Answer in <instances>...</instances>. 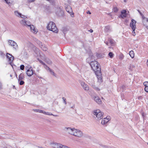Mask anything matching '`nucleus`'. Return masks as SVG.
Listing matches in <instances>:
<instances>
[{"label": "nucleus", "mask_w": 148, "mask_h": 148, "mask_svg": "<svg viewBox=\"0 0 148 148\" xmlns=\"http://www.w3.org/2000/svg\"><path fill=\"white\" fill-rule=\"evenodd\" d=\"M90 65L92 69L95 73L99 82L102 81L100 66L97 61H94L91 62Z\"/></svg>", "instance_id": "obj_1"}, {"label": "nucleus", "mask_w": 148, "mask_h": 148, "mask_svg": "<svg viewBox=\"0 0 148 148\" xmlns=\"http://www.w3.org/2000/svg\"><path fill=\"white\" fill-rule=\"evenodd\" d=\"M69 133L78 137L82 136L83 134L82 132L78 130L75 128L71 129L70 128H67Z\"/></svg>", "instance_id": "obj_2"}, {"label": "nucleus", "mask_w": 148, "mask_h": 148, "mask_svg": "<svg viewBox=\"0 0 148 148\" xmlns=\"http://www.w3.org/2000/svg\"><path fill=\"white\" fill-rule=\"evenodd\" d=\"M93 114L96 116L98 119H101L103 117V113L101 112L99 110H95Z\"/></svg>", "instance_id": "obj_3"}, {"label": "nucleus", "mask_w": 148, "mask_h": 148, "mask_svg": "<svg viewBox=\"0 0 148 148\" xmlns=\"http://www.w3.org/2000/svg\"><path fill=\"white\" fill-rule=\"evenodd\" d=\"M66 11L70 14L72 17H74V13L73 12L72 10L71 7L69 5H67L66 7Z\"/></svg>", "instance_id": "obj_4"}, {"label": "nucleus", "mask_w": 148, "mask_h": 148, "mask_svg": "<svg viewBox=\"0 0 148 148\" xmlns=\"http://www.w3.org/2000/svg\"><path fill=\"white\" fill-rule=\"evenodd\" d=\"M6 58L9 63H11L12 62L14 58L11 54L9 53H7Z\"/></svg>", "instance_id": "obj_5"}, {"label": "nucleus", "mask_w": 148, "mask_h": 148, "mask_svg": "<svg viewBox=\"0 0 148 148\" xmlns=\"http://www.w3.org/2000/svg\"><path fill=\"white\" fill-rule=\"evenodd\" d=\"M26 73L28 76H31L33 74V71L32 68L30 67L29 69H28L26 71Z\"/></svg>", "instance_id": "obj_6"}, {"label": "nucleus", "mask_w": 148, "mask_h": 148, "mask_svg": "<svg viewBox=\"0 0 148 148\" xmlns=\"http://www.w3.org/2000/svg\"><path fill=\"white\" fill-rule=\"evenodd\" d=\"M9 43L10 45L12 46L13 48L16 49L18 47V45L16 43L12 40H9Z\"/></svg>", "instance_id": "obj_7"}, {"label": "nucleus", "mask_w": 148, "mask_h": 148, "mask_svg": "<svg viewBox=\"0 0 148 148\" xmlns=\"http://www.w3.org/2000/svg\"><path fill=\"white\" fill-rule=\"evenodd\" d=\"M110 120V116H107L106 118L103 119L101 121V123L103 125H105Z\"/></svg>", "instance_id": "obj_8"}, {"label": "nucleus", "mask_w": 148, "mask_h": 148, "mask_svg": "<svg viewBox=\"0 0 148 148\" xmlns=\"http://www.w3.org/2000/svg\"><path fill=\"white\" fill-rule=\"evenodd\" d=\"M56 26L55 23L52 21L50 22L48 24L47 28H55Z\"/></svg>", "instance_id": "obj_9"}, {"label": "nucleus", "mask_w": 148, "mask_h": 148, "mask_svg": "<svg viewBox=\"0 0 148 148\" xmlns=\"http://www.w3.org/2000/svg\"><path fill=\"white\" fill-rule=\"evenodd\" d=\"M143 22L144 25L147 28L148 27V19L146 18H143Z\"/></svg>", "instance_id": "obj_10"}, {"label": "nucleus", "mask_w": 148, "mask_h": 148, "mask_svg": "<svg viewBox=\"0 0 148 148\" xmlns=\"http://www.w3.org/2000/svg\"><path fill=\"white\" fill-rule=\"evenodd\" d=\"M136 21L134 19H132L131 21V22L130 24V27L131 28H136Z\"/></svg>", "instance_id": "obj_11"}, {"label": "nucleus", "mask_w": 148, "mask_h": 148, "mask_svg": "<svg viewBox=\"0 0 148 148\" xmlns=\"http://www.w3.org/2000/svg\"><path fill=\"white\" fill-rule=\"evenodd\" d=\"M127 15L126 11L125 10H123L121 12V16L122 18H124L126 17Z\"/></svg>", "instance_id": "obj_12"}, {"label": "nucleus", "mask_w": 148, "mask_h": 148, "mask_svg": "<svg viewBox=\"0 0 148 148\" xmlns=\"http://www.w3.org/2000/svg\"><path fill=\"white\" fill-rule=\"evenodd\" d=\"M25 79V75L23 73H21L18 76V81L19 80H23Z\"/></svg>", "instance_id": "obj_13"}, {"label": "nucleus", "mask_w": 148, "mask_h": 148, "mask_svg": "<svg viewBox=\"0 0 148 148\" xmlns=\"http://www.w3.org/2000/svg\"><path fill=\"white\" fill-rule=\"evenodd\" d=\"M15 14L18 16H19L23 18H25L26 16L25 15H22L18 11H16L14 12Z\"/></svg>", "instance_id": "obj_14"}, {"label": "nucleus", "mask_w": 148, "mask_h": 148, "mask_svg": "<svg viewBox=\"0 0 148 148\" xmlns=\"http://www.w3.org/2000/svg\"><path fill=\"white\" fill-rule=\"evenodd\" d=\"M94 100L98 104H100L101 103L102 101L101 99L98 96L95 97Z\"/></svg>", "instance_id": "obj_15"}, {"label": "nucleus", "mask_w": 148, "mask_h": 148, "mask_svg": "<svg viewBox=\"0 0 148 148\" xmlns=\"http://www.w3.org/2000/svg\"><path fill=\"white\" fill-rule=\"evenodd\" d=\"M48 30L53 32L54 33H57L58 32V28H47Z\"/></svg>", "instance_id": "obj_16"}, {"label": "nucleus", "mask_w": 148, "mask_h": 148, "mask_svg": "<svg viewBox=\"0 0 148 148\" xmlns=\"http://www.w3.org/2000/svg\"><path fill=\"white\" fill-rule=\"evenodd\" d=\"M21 23L24 25H27L28 27H30V28H32L30 25H28L26 23V22L25 20L24 19H23L21 21Z\"/></svg>", "instance_id": "obj_17"}, {"label": "nucleus", "mask_w": 148, "mask_h": 148, "mask_svg": "<svg viewBox=\"0 0 148 148\" xmlns=\"http://www.w3.org/2000/svg\"><path fill=\"white\" fill-rule=\"evenodd\" d=\"M60 146L61 144L58 143H55L53 145V147L55 148H60Z\"/></svg>", "instance_id": "obj_18"}, {"label": "nucleus", "mask_w": 148, "mask_h": 148, "mask_svg": "<svg viewBox=\"0 0 148 148\" xmlns=\"http://www.w3.org/2000/svg\"><path fill=\"white\" fill-rule=\"evenodd\" d=\"M129 54L132 58H133L134 57V53L133 51H130Z\"/></svg>", "instance_id": "obj_19"}, {"label": "nucleus", "mask_w": 148, "mask_h": 148, "mask_svg": "<svg viewBox=\"0 0 148 148\" xmlns=\"http://www.w3.org/2000/svg\"><path fill=\"white\" fill-rule=\"evenodd\" d=\"M31 32L34 34H36L38 32V30L36 28H30Z\"/></svg>", "instance_id": "obj_20"}, {"label": "nucleus", "mask_w": 148, "mask_h": 148, "mask_svg": "<svg viewBox=\"0 0 148 148\" xmlns=\"http://www.w3.org/2000/svg\"><path fill=\"white\" fill-rule=\"evenodd\" d=\"M111 46L113 45H114V42L112 39H109L108 40Z\"/></svg>", "instance_id": "obj_21"}, {"label": "nucleus", "mask_w": 148, "mask_h": 148, "mask_svg": "<svg viewBox=\"0 0 148 148\" xmlns=\"http://www.w3.org/2000/svg\"><path fill=\"white\" fill-rule=\"evenodd\" d=\"M83 88L85 90H88L89 89V88L88 85L87 84H86L85 86H84Z\"/></svg>", "instance_id": "obj_22"}, {"label": "nucleus", "mask_w": 148, "mask_h": 148, "mask_svg": "<svg viewBox=\"0 0 148 148\" xmlns=\"http://www.w3.org/2000/svg\"><path fill=\"white\" fill-rule=\"evenodd\" d=\"M108 55L110 57L112 58L113 57L114 54L112 52H110L108 54Z\"/></svg>", "instance_id": "obj_23"}, {"label": "nucleus", "mask_w": 148, "mask_h": 148, "mask_svg": "<svg viewBox=\"0 0 148 148\" xmlns=\"http://www.w3.org/2000/svg\"><path fill=\"white\" fill-rule=\"evenodd\" d=\"M124 56L122 53L120 54L119 56V58L121 60L123 59L124 57Z\"/></svg>", "instance_id": "obj_24"}, {"label": "nucleus", "mask_w": 148, "mask_h": 148, "mask_svg": "<svg viewBox=\"0 0 148 148\" xmlns=\"http://www.w3.org/2000/svg\"><path fill=\"white\" fill-rule=\"evenodd\" d=\"M18 82H19V84L21 85H23L25 83V82L23 80H19V81Z\"/></svg>", "instance_id": "obj_25"}, {"label": "nucleus", "mask_w": 148, "mask_h": 148, "mask_svg": "<svg viewBox=\"0 0 148 148\" xmlns=\"http://www.w3.org/2000/svg\"><path fill=\"white\" fill-rule=\"evenodd\" d=\"M41 48L43 51H46L47 49L46 47L44 46H42Z\"/></svg>", "instance_id": "obj_26"}, {"label": "nucleus", "mask_w": 148, "mask_h": 148, "mask_svg": "<svg viewBox=\"0 0 148 148\" xmlns=\"http://www.w3.org/2000/svg\"><path fill=\"white\" fill-rule=\"evenodd\" d=\"M118 10V9L116 7H114L113 8V11L114 12H116Z\"/></svg>", "instance_id": "obj_27"}, {"label": "nucleus", "mask_w": 148, "mask_h": 148, "mask_svg": "<svg viewBox=\"0 0 148 148\" xmlns=\"http://www.w3.org/2000/svg\"><path fill=\"white\" fill-rule=\"evenodd\" d=\"M135 28H132V33L133 36H135L136 35L135 33Z\"/></svg>", "instance_id": "obj_28"}, {"label": "nucleus", "mask_w": 148, "mask_h": 148, "mask_svg": "<svg viewBox=\"0 0 148 148\" xmlns=\"http://www.w3.org/2000/svg\"><path fill=\"white\" fill-rule=\"evenodd\" d=\"M143 84L144 86H148V82H144Z\"/></svg>", "instance_id": "obj_29"}, {"label": "nucleus", "mask_w": 148, "mask_h": 148, "mask_svg": "<svg viewBox=\"0 0 148 148\" xmlns=\"http://www.w3.org/2000/svg\"><path fill=\"white\" fill-rule=\"evenodd\" d=\"M24 66L23 65H21L20 66V69L21 70H23L24 69Z\"/></svg>", "instance_id": "obj_30"}, {"label": "nucleus", "mask_w": 148, "mask_h": 148, "mask_svg": "<svg viewBox=\"0 0 148 148\" xmlns=\"http://www.w3.org/2000/svg\"><path fill=\"white\" fill-rule=\"evenodd\" d=\"M144 89L145 92H148V86H145Z\"/></svg>", "instance_id": "obj_31"}, {"label": "nucleus", "mask_w": 148, "mask_h": 148, "mask_svg": "<svg viewBox=\"0 0 148 148\" xmlns=\"http://www.w3.org/2000/svg\"><path fill=\"white\" fill-rule=\"evenodd\" d=\"M143 97L142 96H140L138 97V100H141L142 99Z\"/></svg>", "instance_id": "obj_32"}, {"label": "nucleus", "mask_w": 148, "mask_h": 148, "mask_svg": "<svg viewBox=\"0 0 148 148\" xmlns=\"http://www.w3.org/2000/svg\"><path fill=\"white\" fill-rule=\"evenodd\" d=\"M86 84H85V83L84 82H82L81 83V85L83 87L84 86H85Z\"/></svg>", "instance_id": "obj_33"}, {"label": "nucleus", "mask_w": 148, "mask_h": 148, "mask_svg": "<svg viewBox=\"0 0 148 148\" xmlns=\"http://www.w3.org/2000/svg\"><path fill=\"white\" fill-rule=\"evenodd\" d=\"M4 0L7 3L9 4V3H10L9 0Z\"/></svg>", "instance_id": "obj_34"}, {"label": "nucleus", "mask_w": 148, "mask_h": 148, "mask_svg": "<svg viewBox=\"0 0 148 148\" xmlns=\"http://www.w3.org/2000/svg\"><path fill=\"white\" fill-rule=\"evenodd\" d=\"M29 2H32L35 1V0H27Z\"/></svg>", "instance_id": "obj_35"}, {"label": "nucleus", "mask_w": 148, "mask_h": 148, "mask_svg": "<svg viewBox=\"0 0 148 148\" xmlns=\"http://www.w3.org/2000/svg\"><path fill=\"white\" fill-rule=\"evenodd\" d=\"M62 99L63 100H64V102L65 103V104L66 103V101H65L66 100V99H65V98L64 97H63L62 98Z\"/></svg>", "instance_id": "obj_36"}, {"label": "nucleus", "mask_w": 148, "mask_h": 148, "mask_svg": "<svg viewBox=\"0 0 148 148\" xmlns=\"http://www.w3.org/2000/svg\"><path fill=\"white\" fill-rule=\"evenodd\" d=\"M3 148H13L12 147H4Z\"/></svg>", "instance_id": "obj_37"}, {"label": "nucleus", "mask_w": 148, "mask_h": 148, "mask_svg": "<svg viewBox=\"0 0 148 148\" xmlns=\"http://www.w3.org/2000/svg\"><path fill=\"white\" fill-rule=\"evenodd\" d=\"M95 89L96 90H100V89H99L98 88H95Z\"/></svg>", "instance_id": "obj_38"}, {"label": "nucleus", "mask_w": 148, "mask_h": 148, "mask_svg": "<svg viewBox=\"0 0 148 148\" xmlns=\"http://www.w3.org/2000/svg\"><path fill=\"white\" fill-rule=\"evenodd\" d=\"M90 32L92 33V32H93V30L92 29H90V30H89Z\"/></svg>", "instance_id": "obj_39"}, {"label": "nucleus", "mask_w": 148, "mask_h": 148, "mask_svg": "<svg viewBox=\"0 0 148 148\" xmlns=\"http://www.w3.org/2000/svg\"><path fill=\"white\" fill-rule=\"evenodd\" d=\"M24 54L25 55H27V53L26 52H25Z\"/></svg>", "instance_id": "obj_40"}, {"label": "nucleus", "mask_w": 148, "mask_h": 148, "mask_svg": "<svg viewBox=\"0 0 148 148\" xmlns=\"http://www.w3.org/2000/svg\"><path fill=\"white\" fill-rule=\"evenodd\" d=\"M50 69V71L51 72H52V73H53V74L54 75V72H52V71H51V69Z\"/></svg>", "instance_id": "obj_41"}, {"label": "nucleus", "mask_w": 148, "mask_h": 148, "mask_svg": "<svg viewBox=\"0 0 148 148\" xmlns=\"http://www.w3.org/2000/svg\"><path fill=\"white\" fill-rule=\"evenodd\" d=\"M87 13L89 14H91V13L90 11H88V12H87Z\"/></svg>", "instance_id": "obj_42"}, {"label": "nucleus", "mask_w": 148, "mask_h": 148, "mask_svg": "<svg viewBox=\"0 0 148 148\" xmlns=\"http://www.w3.org/2000/svg\"><path fill=\"white\" fill-rule=\"evenodd\" d=\"M147 65L148 66V60H147Z\"/></svg>", "instance_id": "obj_43"}, {"label": "nucleus", "mask_w": 148, "mask_h": 148, "mask_svg": "<svg viewBox=\"0 0 148 148\" xmlns=\"http://www.w3.org/2000/svg\"><path fill=\"white\" fill-rule=\"evenodd\" d=\"M142 115L143 116H144V113H143L142 114Z\"/></svg>", "instance_id": "obj_44"}, {"label": "nucleus", "mask_w": 148, "mask_h": 148, "mask_svg": "<svg viewBox=\"0 0 148 148\" xmlns=\"http://www.w3.org/2000/svg\"><path fill=\"white\" fill-rule=\"evenodd\" d=\"M105 43L107 45H108V42H105Z\"/></svg>", "instance_id": "obj_45"}, {"label": "nucleus", "mask_w": 148, "mask_h": 148, "mask_svg": "<svg viewBox=\"0 0 148 148\" xmlns=\"http://www.w3.org/2000/svg\"><path fill=\"white\" fill-rule=\"evenodd\" d=\"M10 76L11 77H12V75L10 74Z\"/></svg>", "instance_id": "obj_46"}, {"label": "nucleus", "mask_w": 148, "mask_h": 148, "mask_svg": "<svg viewBox=\"0 0 148 148\" xmlns=\"http://www.w3.org/2000/svg\"><path fill=\"white\" fill-rule=\"evenodd\" d=\"M40 112H41L44 113L42 111H40Z\"/></svg>", "instance_id": "obj_47"}, {"label": "nucleus", "mask_w": 148, "mask_h": 148, "mask_svg": "<svg viewBox=\"0 0 148 148\" xmlns=\"http://www.w3.org/2000/svg\"><path fill=\"white\" fill-rule=\"evenodd\" d=\"M40 62H41L42 63V61H41V62L40 61Z\"/></svg>", "instance_id": "obj_48"}, {"label": "nucleus", "mask_w": 148, "mask_h": 148, "mask_svg": "<svg viewBox=\"0 0 148 148\" xmlns=\"http://www.w3.org/2000/svg\"><path fill=\"white\" fill-rule=\"evenodd\" d=\"M147 144H148V143H147Z\"/></svg>", "instance_id": "obj_49"}, {"label": "nucleus", "mask_w": 148, "mask_h": 148, "mask_svg": "<svg viewBox=\"0 0 148 148\" xmlns=\"http://www.w3.org/2000/svg\"><path fill=\"white\" fill-rule=\"evenodd\" d=\"M148 29V28H147Z\"/></svg>", "instance_id": "obj_50"}]
</instances>
